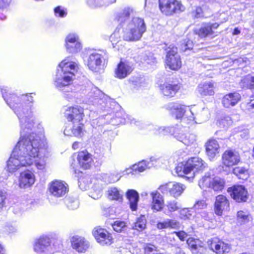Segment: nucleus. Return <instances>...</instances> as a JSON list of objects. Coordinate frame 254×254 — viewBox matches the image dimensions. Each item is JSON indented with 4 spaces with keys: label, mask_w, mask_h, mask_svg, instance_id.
Wrapping results in <instances>:
<instances>
[{
    "label": "nucleus",
    "mask_w": 254,
    "mask_h": 254,
    "mask_svg": "<svg viewBox=\"0 0 254 254\" xmlns=\"http://www.w3.org/2000/svg\"><path fill=\"white\" fill-rule=\"evenodd\" d=\"M2 94L7 104L19 120L20 131L29 133L35 124L31 111V103L33 101L32 94H23L18 96L9 90L3 89Z\"/></svg>",
    "instance_id": "obj_1"
},
{
    "label": "nucleus",
    "mask_w": 254,
    "mask_h": 254,
    "mask_svg": "<svg viewBox=\"0 0 254 254\" xmlns=\"http://www.w3.org/2000/svg\"><path fill=\"white\" fill-rule=\"evenodd\" d=\"M22 147L23 152H27L28 158H30L31 162L39 170L45 169L48 158L50 156L48 146L46 142L39 136L33 132L27 134V144Z\"/></svg>",
    "instance_id": "obj_2"
},
{
    "label": "nucleus",
    "mask_w": 254,
    "mask_h": 254,
    "mask_svg": "<svg viewBox=\"0 0 254 254\" xmlns=\"http://www.w3.org/2000/svg\"><path fill=\"white\" fill-rule=\"evenodd\" d=\"M78 69L77 64L67 58L59 65L58 73L54 81L55 87L63 92H69L72 89V82Z\"/></svg>",
    "instance_id": "obj_3"
},
{
    "label": "nucleus",
    "mask_w": 254,
    "mask_h": 254,
    "mask_svg": "<svg viewBox=\"0 0 254 254\" xmlns=\"http://www.w3.org/2000/svg\"><path fill=\"white\" fill-rule=\"evenodd\" d=\"M20 131V137L19 141L14 147L12 154L7 161V168L9 172H14L21 166H29L31 159L28 158L27 152H22V147L27 144V134Z\"/></svg>",
    "instance_id": "obj_4"
},
{
    "label": "nucleus",
    "mask_w": 254,
    "mask_h": 254,
    "mask_svg": "<svg viewBox=\"0 0 254 254\" xmlns=\"http://www.w3.org/2000/svg\"><path fill=\"white\" fill-rule=\"evenodd\" d=\"M66 124L64 133L65 135L79 136L82 134L83 124L80 123L84 117L83 109L80 107H69L64 112Z\"/></svg>",
    "instance_id": "obj_5"
},
{
    "label": "nucleus",
    "mask_w": 254,
    "mask_h": 254,
    "mask_svg": "<svg viewBox=\"0 0 254 254\" xmlns=\"http://www.w3.org/2000/svg\"><path fill=\"white\" fill-rule=\"evenodd\" d=\"M146 28L144 20L134 17L124 26L123 38L127 41H136L140 39Z\"/></svg>",
    "instance_id": "obj_6"
},
{
    "label": "nucleus",
    "mask_w": 254,
    "mask_h": 254,
    "mask_svg": "<svg viewBox=\"0 0 254 254\" xmlns=\"http://www.w3.org/2000/svg\"><path fill=\"white\" fill-rule=\"evenodd\" d=\"M206 167V163L200 158H191L185 164L180 163L176 167V172L179 176L190 175L188 178H193L197 173L202 171Z\"/></svg>",
    "instance_id": "obj_7"
},
{
    "label": "nucleus",
    "mask_w": 254,
    "mask_h": 254,
    "mask_svg": "<svg viewBox=\"0 0 254 254\" xmlns=\"http://www.w3.org/2000/svg\"><path fill=\"white\" fill-rule=\"evenodd\" d=\"M163 49L166 51V65L172 70H177L182 65L180 56L178 53V49L172 44H165Z\"/></svg>",
    "instance_id": "obj_8"
},
{
    "label": "nucleus",
    "mask_w": 254,
    "mask_h": 254,
    "mask_svg": "<svg viewBox=\"0 0 254 254\" xmlns=\"http://www.w3.org/2000/svg\"><path fill=\"white\" fill-rule=\"evenodd\" d=\"M159 7L161 12L167 16L183 12L186 8L178 0H159Z\"/></svg>",
    "instance_id": "obj_9"
},
{
    "label": "nucleus",
    "mask_w": 254,
    "mask_h": 254,
    "mask_svg": "<svg viewBox=\"0 0 254 254\" xmlns=\"http://www.w3.org/2000/svg\"><path fill=\"white\" fill-rule=\"evenodd\" d=\"M108 58L106 51L104 50L95 51L91 53L87 59V65L89 68L94 72H98L101 69L103 60Z\"/></svg>",
    "instance_id": "obj_10"
},
{
    "label": "nucleus",
    "mask_w": 254,
    "mask_h": 254,
    "mask_svg": "<svg viewBox=\"0 0 254 254\" xmlns=\"http://www.w3.org/2000/svg\"><path fill=\"white\" fill-rule=\"evenodd\" d=\"M200 188H211L214 191L222 190L224 187V181L219 177L211 178L210 176L205 175L198 182Z\"/></svg>",
    "instance_id": "obj_11"
},
{
    "label": "nucleus",
    "mask_w": 254,
    "mask_h": 254,
    "mask_svg": "<svg viewBox=\"0 0 254 254\" xmlns=\"http://www.w3.org/2000/svg\"><path fill=\"white\" fill-rule=\"evenodd\" d=\"M49 190L50 194L55 197H63L68 190V186L62 181L55 180L49 184Z\"/></svg>",
    "instance_id": "obj_12"
},
{
    "label": "nucleus",
    "mask_w": 254,
    "mask_h": 254,
    "mask_svg": "<svg viewBox=\"0 0 254 254\" xmlns=\"http://www.w3.org/2000/svg\"><path fill=\"white\" fill-rule=\"evenodd\" d=\"M34 249L39 254H51L53 253L50 239L43 236L38 239L35 243Z\"/></svg>",
    "instance_id": "obj_13"
},
{
    "label": "nucleus",
    "mask_w": 254,
    "mask_h": 254,
    "mask_svg": "<svg viewBox=\"0 0 254 254\" xmlns=\"http://www.w3.org/2000/svg\"><path fill=\"white\" fill-rule=\"evenodd\" d=\"M240 161L239 153L235 151L230 149L226 150L222 154V163L226 167H231L237 165Z\"/></svg>",
    "instance_id": "obj_14"
},
{
    "label": "nucleus",
    "mask_w": 254,
    "mask_h": 254,
    "mask_svg": "<svg viewBox=\"0 0 254 254\" xmlns=\"http://www.w3.org/2000/svg\"><path fill=\"white\" fill-rule=\"evenodd\" d=\"M227 191L231 197L238 202L246 201L248 199L247 190L243 186H234L233 187L229 188Z\"/></svg>",
    "instance_id": "obj_15"
},
{
    "label": "nucleus",
    "mask_w": 254,
    "mask_h": 254,
    "mask_svg": "<svg viewBox=\"0 0 254 254\" xmlns=\"http://www.w3.org/2000/svg\"><path fill=\"white\" fill-rule=\"evenodd\" d=\"M65 47L69 53L74 54L79 52L82 46L78 36L74 34H68L65 38Z\"/></svg>",
    "instance_id": "obj_16"
},
{
    "label": "nucleus",
    "mask_w": 254,
    "mask_h": 254,
    "mask_svg": "<svg viewBox=\"0 0 254 254\" xmlns=\"http://www.w3.org/2000/svg\"><path fill=\"white\" fill-rule=\"evenodd\" d=\"M96 241L102 246H109L113 242V237L105 229L98 228L93 231Z\"/></svg>",
    "instance_id": "obj_17"
},
{
    "label": "nucleus",
    "mask_w": 254,
    "mask_h": 254,
    "mask_svg": "<svg viewBox=\"0 0 254 254\" xmlns=\"http://www.w3.org/2000/svg\"><path fill=\"white\" fill-rule=\"evenodd\" d=\"M209 248L217 254H224L230 250V246L223 241L213 238L207 242Z\"/></svg>",
    "instance_id": "obj_18"
},
{
    "label": "nucleus",
    "mask_w": 254,
    "mask_h": 254,
    "mask_svg": "<svg viewBox=\"0 0 254 254\" xmlns=\"http://www.w3.org/2000/svg\"><path fill=\"white\" fill-rule=\"evenodd\" d=\"M185 189L186 187L184 185L178 183H169L160 187V189L163 192L168 191L171 195L175 197L181 195Z\"/></svg>",
    "instance_id": "obj_19"
},
{
    "label": "nucleus",
    "mask_w": 254,
    "mask_h": 254,
    "mask_svg": "<svg viewBox=\"0 0 254 254\" xmlns=\"http://www.w3.org/2000/svg\"><path fill=\"white\" fill-rule=\"evenodd\" d=\"M20 188H27L32 186L35 182V176L29 170L24 171L20 174L18 178Z\"/></svg>",
    "instance_id": "obj_20"
},
{
    "label": "nucleus",
    "mask_w": 254,
    "mask_h": 254,
    "mask_svg": "<svg viewBox=\"0 0 254 254\" xmlns=\"http://www.w3.org/2000/svg\"><path fill=\"white\" fill-rule=\"evenodd\" d=\"M229 207V202L227 197L223 195H218L216 197L214 203V211L216 214L221 216L224 211Z\"/></svg>",
    "instance_id": "obj_21"
},
{
    "label": "nucleus",
    "mask_w": 254,
    "mask_h": 254,
    "mask_svg": "<svg viewBox=\"0 0 254 254\" xmlns=\"http://www.w3.org/2000/svg\"><path fill=\"white\" fill-rule=\"evenodd\" d=\"M132 70L131 66L128 62L121 61L115 69V77L124 79L130 74Z\"/></svg>",
    "instance_id": "obj_22"
},
{
    "label": "nucleus",
    "mask_w": 254,
    "mask_h": 254,
    "mask_svg": "<svg viewBox=\"0 0 254 254\" xmlns=\"http://www.w3.org/2000/svg\"><path fill=\"white\" fill-rule=\"evenodd\" d=\"M72 248L79 253H84L89 248V243L83 237L75 236L72 237Z\"/></svg>",
    "instance_id": "obj_23"
},
{
    "label": "nucleus",
    "mask_w": 254,
    "mask_h": 254,
    "mask_svg": "<svg viewBox=\"0 0 254 254\" xmlns=\"http://www.w3.org/2000/svg\"><path fill=\"white\" fill-rule=\"evenodd\" d=\"M152 197L151 208L154 212L161 211L164 205V200L162 195L157 191L151 192Z\"/></svg>",
    "instance_id": "obj_24"
},
{
    "label": "nucleus",
    "mask_w": 254,
    "mask_h": 254,
    "mask_svg": "<svg viewBox=\"0 0 254 254\" xmlns=\"http://www.w3.org/2000/svg\"><path fill=\"white\" fill-rule=\"evenodd\" d=\"M77 159L79 165L84 169H89L91 164L92 158L91 155L86 151L79 152Z\"/></svg>",
    "instance_id": "obj_25"
},
{
    "label": "nucleus",
    "mask_w": 254,
    "mask_h": 254,
    "mask_svg": "<svg viewBox=\"0 0 254 254\" xmlns=\"http://www.w3.org/2000/svg\"><path fill=\"white\" fill-rule=\"evenodd\" d=\"M214 86L211 82L199 84L197 88L198 93L202 96H212L214 94Z\"/></svg>",
    "instance_id": "obj_26"
},
{
    "label": "nucleus",
    "mask_w": 254,
    "mask_h": 254,
    "mask_svg": "<svg viewBox=\"0 0 254 254\" xmlns=\"http://www.w3.org/2000/svg\"><path fill=\"white\" fill-rule=\"evenodd\" d=\"M180 88V86L178 84L168 83H165L160 86V89L162 94L167 97L174 96Z\"/></svg>",
    "instance_id": "obj_27"
},
{
    "label": "nucleus",
    "mask_w": 254,
    "mask_h": 254,
    "mask_svg": "<svg viewBox=\"0 0 254 254\" xmlns=\"http://www.w3.org/2000/svg\"><path fill=\"white\" fill-rule=\"evenodd\" d=\"M241 99V95L238 93H231L224 96L222 103L224 107L229 108L235 106Z\"/></svg>",
    "instance_id": "obj_28"
},
{
    "label": "nucleus",
    "mask_w": 254,
    "mask_h": 254,
    "mask_svg": "<svg viewBox=\"0 0 254 254\" xmlns=\"http://www.w3.org/2000/svg\"><path fill=\"white\" fill-rule=\"evenodd\" d=\"M174 137L188 146L193 144L196 141L195 135L192 133L185 134L183 132H175Z\"/></svg>",
    "instance_id": "obj_29"
},
{
    "label": "nucleus",
    "mask_w": 254,
    "mask_h": 254,
    "mask_svg": "<svg viewBox=\"0 0 254 254\" xmlns=\"http://www.w3.org/2000/svg\"><path fill=\"white\" fill-rule=\"evenodd\" d=\"M191 115L189 117L190 120L194 121L195 123H201L207 121L209 118V111L207 108H203L202 110L197 113L195 116L190 111Z\"/></svg>",
    "instance_id": "obj_30"
},
{
    "label": "nucleus",
    "mask_w": 254,
    "mask_h": 254,
    "mask_svg": "<svg viewBox=\"0 0 254 254\" xmlns=\"http://www.w3.org/2000/svg\"><path fill=\"white\" fill-rule=\"evenodd\" d=\"M133 12L134 9L132 7L126 6L117 13L115 18L120 23L124 22L129 18Z\"/></svg>",
    "instance_id": "obj_31"
},
{
    "label": "nucleus",
    "mask_w": 254,
    "mask_h": 254,
    "mask_svg": "<svg viewBox=\"0 0 254 254\" xmlns=\"http://www.w3.org/2000/svg\"><path fill=\"white\" fill-rule=\"evenodd\" d=\"M219 145L215 140L211 139L206 143V152L210 159L214 158L216 154L219 153Z\"/></svg>",
    "instance_id": "obj_32"
},
{
    "label": "nucleus",
    "mask_w": 254,
    "mask_h": 254,
    "mask_svg": "<svg viewBox=\"0 0 254 254\" xmlns=\"http://www.w3.org/2000/svg\"><path fill=\"white\" fill-rule=\"evenodd\" d=\"M126 196L128 199L131 209L132 210H136L139 200L138 192L134 190H129L127 192Z\"/></svg>",
    "instance_id": "obj_33"
},
{
    "label": "nucleus",
    "mask_w": 254,
    "mask_h": 254,
    "mask_svg": "<svg viewBox=\"0 0 254 254\" xmlns=\"http://www.w3.org/2000/svg\"><path fill=\"white\" fill-rule=\"evenodd\" d=\"M151 167V165H150L149 162L147 163L146 161L143 160L137 164L133 165L130 169H127L126 171L127 174L131 173L132 171H134L135 172L136 171L142 172L147 168H149Z\"/></svg>",
    "instance_id": "obj_34"
},
{
    "label": "nucleus",
    "mask_w": 254,
    "mask_h": 254,
    "mask_svg": "<svg viewBox=\"0 0 254 254\" xmlns=\"http://www.w3.org/2000/svg\"><path fill=\"white\" fill-rule=\"evenodd\" d=\"M108 197L111 200L121 201L123 200V194L116 188H111L108 190Z\"/></svg>",
    "instance_id": "obj_35"
},
{
    "label": "nucleus",
    "mask_w": 254,
    "mask_h": 254,
    "mask_svg": "<svg viewBox=\"0 0 254 254\" xmlns=\"http://www.w3.org/2000/svg\"><path fill=\"white\" fill-rule=\"evenodd\" d=\"M241 86L243 88L254 89V76L248 75L244 77L241 80Z\"/></svg>",
    "instance_id": "obj_36"
},
{
    "label": "nucleus",
    "mask_w": 254,
    "mask_h": 254,
    "mask_svg": "<svg viewBox=\"0 0 254 254\" xmlns=\"http://www.w3.org/2000/svg\"><path fill=\"white\" fill-rule=\"evenodd\" d=\"M233 173L239 179L247 180L249 178L248 169L243 167H237L233 169Z\"/></svg>",
    "instance_id": "obj_37"
},
{
    "label": "nucleus",
    "mask_w": 254,
    "mask_h": 254,
    "mask_svg": "<svg viewBox=\"0 0 254 254\" xmlns=\"http://www.w3.org/2000/svg\"><path fill=\"white\" fill-rule=\"evenodd\" d=\"M116 1V0H87V3L92 7H98L113 3Z\"/></svg>",
    "instance_id": "obj_38"
},
{
    "label": "nucleus",
    "mask_w": 254,
    "mask_h": 254,
    "mask_svg": "<svg viewBox=\"0 0 254 254\" xmlns=\"http://www.w3.org/2000/svg\"><path fill=\"white\" fill-rule=\"evenodd\" d=\"M185 112V106L180 104H175L172 109L173 115L176 119L182 118Z\"/></svg>",
    "instance_id": "obj_39"
},
{
    "label": "nucleus",
    "mask_w": 254,
    "mask_h": 254,
    "mask_svg": "<svg viewBox=\"0 0 254 254\" xmlns=\"http://www.w3.org/2000/svg\"><path fill=\"white\" fill-rule=\"evenodd\" d=\"M122 175L120 174H103L101 177L103 181L107 184L113 183L119 181Z\"/></svg>",
    "instance_id": "obj_40"
},
{
    "label": "nucleus",
    "mask_w": 254,
    "mask_h": 254,
    "mask_svg": "<svg viewBox=\"0 0 254 254\" xmlns=\"http://www.w3.org/2000/svg\"><path fill=\"white\" fill-rule=\"evenodd\" d=\"M146 222L145 217L144 215H141L137 218L132 228L139 231H141L145 228Z\"/></svg>",
    "instance_id": "obj_41"
},
{
    "label": "nucleus",
    "mask_w": 254,
    "mask_h": 254,
    "mask_svg": "<svg viewBox=\"0 0 254 254\" xmlns=\"http://www.w3.org/2000/svg\"><path fill=\"white\" fill-rule=\"evenodd\" d=\"M130 122V124H136V123H139V122L135 121L133 119H131V117L126 115V118L124 119H120L118 117L116 116V118L111 120V123L114 125H119L120 124H125L127 122Z\"/></svg>",
    "instance_id": "obj_42"
},
{
    "label": "nucleus",
    "mask_w": 254,
    "mask_h": 254,
    "mask_svg": "<svg viewBox=\"0 0 254 254\" xmlns=\"http://www.w3.org/2000/svg\"><path fill=\"white\" fill-rule=\"evenodd\" d=\"M198 35L201 38H204L208 35L212 34V30L211 27L209 25V23L205 24L203 25L197 32Z\"/></svg>",
    "instance_id": "obj_43"
},
{
    "label": "nucleus",
    "mask_w": 254,
    "mask_h": 254,
    "mask_svg": "<svg viewBox=\"0 0 254 254\" xmlns=\"http://www.w3.org/2000/svg\"><path fill=\"white\" fill-rule=\"evenodd\" d=\"M113 229L117 232L126 231L127 229L126 224L124 221H117L112 225Z\"/></svg>",
    "instance_id": "obj_44"
},
{
    "label": "nucleus",
    "mask_w": 254,
    "mask_h": 254,
    "mask_svg": "<svg viewBox=\"0 0 254 254\" xmlns=\"http://www.w3.org/2000/svg\"><path fill=\"white\" fill-rule=\"evenodd\" d=\"M65 202L67 207L69 209H76L79 206L78 200L75 198L68 197L67 198H66Z\"/></svg>",
    "instance_id": "obj_45"
},
{
    "label": "nucleus",
    "mask_w": 254,
    "mask_h": 254,
    "mask_svg": "<svg viewBox=\"0 0 254 254\" xmlns=\"http://www.w3.org/2000/svg\"><path fill=\"white\" fill-rule=\"evenodd\" d=\"M174 128L173 127H158L155 131L153 130V134L154 135H165L167 132H172V130Z\"/></svg>",
    "instance_id": "obj_46"
},
{
    "label": "nucleus",
    "mask_w": 254,
    "mask_h": 254,
    "mask_svg": "<svg viewBox=\"0 0 254 254\" xmlns=\"http://www.w3.org/2000/svg\"><path fill=\"white\" fill-rule=\"evenodd\" d=\"M166 207L169 212H172L179 210L180 208L178 202L175 200H170L167 202Z\"/></svg>",
    "instance_id": "obj_47"
},
{
    "label": "nucleus",
    "mask_w": 254,
    "mask_h": 254,
    "mask_svg": "<svg viewBox=\"0 0 254 254\" xmlns=\"http://www.w3.org/2000/svg\"><path fill=\"white\" fill-rule=\"evenodd\" d=\"M191 16L193 18H201L203 16V11L201 7L199 6H196L194 9L191 12Z\"/></svg>",
    "instance_id": "obj_48"
},
{
    "label": "nucleus",
    "mask_w": 254,
    "mask_h": 254,
    "mask_svg": "<svg viewBox=\"0 0 254 254\" xmlns=\"http://www.w3.org/2000/svg\"><path fill=\"white\" fill-rule=\"evenodd\" d=\"M237 217L238 219L242 223H245L249 220L248 213L242 210L237 212Z\"/></svg>",
    "instance_id": "obj_49"
},
{
    "label": "nucleus",
    "mask_w": 254,
    "mask_h": 254,
    "mask_svg": "<svg viewBox=\"0 0 254 254\" xmlns=\"http://www.w3.org/2000/svg\"><path fill=\"white\" fill-rule=\"evenodd\" d=\"M110 40L113 45L117 44L121 40V37L119 31H115L110 36Z\"/></svg>",
    "instance_id": "obj_50"
},
{
    "label": "nucleus",
    "mask_w": 254,
    "mask_h": 254,
    "mask_svg": "<svg viewBox=\"0 0 254 254\" xmlns=\"http://www.w3.org/2000/svg\"><path fill=\"white\" fill-rule=\"evenodd\" d=\"M143 61L148 64H153L156 62V59L153 56V54L149 53L143 56Z\"/></svg>",
    "instance_id": "obj_51"
},
{
    "label": "nucleus",
    "mask_w": 254,
    "mask_h": 254,
    "mask_svg": "<svg viewBox=\"0 0 254 254\" xmlns=\"http://www.w3.org/2000/svg\"><path fill=\"white\" fill-rule=\"evenodd\" d=\"M190 216V210L188 208H184L180 211V217L181 219L184 220L189 219Z\"/></svg>",
    "instance_id": "obj_52"
},
{
    "label": "nucleus",
    "mask_w": 254,
    "mask_h": 254,
    "mask_svg": "<svg viewBox=\"0 0 254 254\" xmlns=\"http://www.w3.org/2000/svg\"><path fill=\"white\" fill-rule=\"evenodd\" d=\"M232 124V121L231 118L229 117H226L224 119H221L219 122V125L224 127H227Z\"/></svg>",
    "instance_id": "obj_53"
},
{
    "label": "nucleus",
    "mask_w": 254,
    "mask_h": 254,
    "mask_svg": "<svg viewBox=\"0 0 254 254\" xmlns=\"http://www.w3.org/2000/svg\"><path fill=\"white\" fill-rule=\"evenodd\" d=\"M54 12L56 16L63 17L66 15V12L60 6L54 9Z\"/></svg>",
    "instance_id": "obj_54"
},
{
    "label": "nucleus",
    "mask_w": 254,
    "mask_h": 254,
    "mask_svg": "<svg viewBox=\"0 0 254 254\" xmlns=\"http://www.w3.org/2000/svg\"><path fill=\"white\" fill-rule=\"evenodd\" d=\"M193 207L195 209H204L206 207V204L204 200H201L197 201Z\"/></svg>",
    "instance_id": "obj_55"
},
{
    "label": "nucleus",
    "mask_w": 254,
    "mask_h": 254,
    "mask_svg": "<svg viewBox=\"0 0 254 254\" xmlns=\"http://www.w3.org/2000/svg\"><path fill=\"white\" fill-rule=\"evenodd\" d=\"M156 251V247L152 245H148L144 248V253L146 254H154L153 252Z\"/></svg>",
    "instance_id": "obj_56"
},
{
    "label": "nucleus",
    "mask_w": 254,
    "mask_h": 254,
    "mask_svg": "<svg viewBox=\"0 0 254 254\" xmlns=\"http://www.w3.org/2000/svg\"><path fill=\"white\" fill-rule=\"evenodd\" d=\"M168 222L169 224V228L170 227L172 228H177L180 226V223L176 220H168Z\"/></svg>",
    "instance_id": "obj_57"
},
{
    "label": "nucleus",
    "mask_w": 254,
    "mask_h": 254,
    "mask_svg": "<svg viewBox=\"0 0 254 254\" xmlns=\"http://www.w3.org/2000/svg\"><path fill=\"white\" fill-rule=\"evenodd\" d=\"M175 233L182 241H184L188 237V234L184 231H179Z\"/></svg>",
    "instance_id": "obj_58"
},
{
    "label": "nucleus",
    "mask_w": 254,
    "mask_h": 254,
    "mask_svg": "<svg viewBox=\"0 0 254 254\" xmlns=\"http://www.w3.org/2000/svg\"><path fill=\"white\" fill-rule=\"evenodd\" d=\"M5 229L8 233H12L16 230V228L14 226L10 224L5 226Z\"/></svg>",
    "instance_id": "obj_59"
},
{
    "label": "nucleus",
    "mask_w": 254,
    "mask_h": 254,
    "mask_svg": "<svg viewBox=\"0 0 254 254\" xmlns=\"http://www.w3.org/2000/svg\"><path fill=\"white\" fill-rule=\"evenodd\" d=\"M247 108L248 110L254 109V95L251 97L250 102L247 105Z\"/></svg>",
    "instance_id": "obj_60"
},
{
    "label": "nucleus",
    "mask_w": 254,
    "mask_h": 254,
    "mask_svg": "<svg viewBox=\"0 0 254 254\" xmlns=\"http://www.w3.org/2000/svg\"><path fill=\"white\" fill-rule=\"evenodd\" d=\"M157 126L156 125H154L153 124H150L147 126H146L145 128L147 129L148 131L152 132L153 134V130L155 131L157 129Z\"/></svg>",
    "instance_id": "obj_61"
},
{
    "label": "nucleus",
    "mask_w": 254,
    "mask_h": 254,
    "mask_svg": "<svg viewBox=\"0 0 254 254\" xmlns=\"http://www.w3.org/2000/svg\"><path fill=\"white\" fill-rule=\"evenodd\" d=\"M157 228L158 229H164V228H169V224L168 221L163 222H159L157 224Z\"/></svg>",
    "instance_id": "obj_62"
},
{
    "label": "nucleus",
    "mask_w": 254,
    "mask_h": 254,
    "mask_svg": "<svg viewBox=\"0 0 254 254\" xmlns=\"http://www.w3.org/2000/svg\"><path fill=\"white\" fill-rule=\"evenodd\" d=\"M5 199V195L4 193L0 190V208H1L4 204V201Z\"/></svg>",
    "instance_id": "obj_63"
},
{
    "label": "nucleus",
    "mask_w": 254,
    "mask_h": 254,
    "mask_svg": "<svg viewBox=\"0 0 254 254\" xmlns=\"http://www.w3.org/2000/svg\"><path fill=\"white\" fill-rule=\"evenodd\" d=\"M192 48V42L191 41L187 42V43L185 45L184 50H186L187 49H191Z\"/></svg>",
    "instance_id": "obj_64"
}]
</instances>
